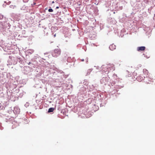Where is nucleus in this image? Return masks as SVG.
I'll use <instances>...</instances> for the list:
<instances>
[{
  "label": "nucleus",
  "instance_id": "nucleus-1",
  "mask_svg": "<svg viewBox=\"0 0 155 155\" xmlns=\"http://www.w3.org/2000/svg\"><path fill=\"white\" fill-rule=\"evenodd\" d=\"M101 68L102 70H103V71L105 72L106 74H107L108 73L110 70L112 69L113 71L114 70V68L113 65L111 66L107 65V66L103 65L101 67Z\"/></svg>",
  "mask_w": 155,
  "mask_h": 155
},
{
  "label": "nucleus",
  "instance_id": "nucleus-2",
  "mask_svg": "<svg viewBox=\"0 0 155 155\" xmlns=\"http://www.w3.org/2000/svg\"><path fill=\"white\" fill-rule=\"evenodd\" d=\"M61 52V50L60 49H55L52 52V55L53 57L57 58L60 55Z\"/></svg>",
  "mask_w": 155,
  "mask_h": 155
},
{
  "label": "nucleus",
  "instance_id": "nucleus-3",
  "mask_svg": "<svg viewBox=\"0 0 155 155\" xmlns=\"http://www.w3.org/2000/svg\"><path fill=\"white\" fill-rule=\"evenodd\" d=\"M109 78L108 77H103L100 80L101 83L103 85L108 84L109 82Z\"/></svg>",
  "mask_w": 155,
  "mask_h": 155
},
{
  "label": "nucleus",
  "instance_id": "nucleus-4",
  "mask_svg": "<svg viewBox=\"0 0 155 155\" xmlns=\"http://www.w3.org/2000/svg\"><path fill=\"white\" fill-rule=\"evenodd\" d=\"M13 112L15 114H19L20 112V110L19 108L17 107H14Z\"/></svg>",
  "mask_w": 155,
  "mask_h": 155
},
{
  "label": "nucleus",
  "instance_id": "nucleus-5",
  "mask_svg": "<svg viewBox=\"0 0 155 155\" xmlns=\"http://www.w3.org/2000/svg\"><path fill=\"white\" fill-rule=\"evenodd\" d=\"M145 47L144 46L139 47L137 48V50L138 51H143L145 50Z\"/></svg>",
  "mask_w": 155,
  "mask_h": 155
},
{
  "label": "nucleus",
  "instance_id": "nucleus-6",
  "mask_svg": "<svg viewBox=\"0 0 155 155\" xmlns=\"http://www.w3.org/2000/svg\"><path fill=\"white\" fill-rule=\"evenodd\" d=\"M109 48L112 51V50H114L115 49L116 46L114 44H113L111 45H110V46Z\"/></svg>",
  "mask_w": 155,
  "mask_h": 155
},
{
  "label": "nucleus",
  "instance_id": "nucleus-7",
  "mask_svg": "<svg viewBox=\"0 0 155 155\" xmlns=\"http://www.w3.org/2000/svg\"><path fill=\"white\" fill-rule=\"evenodd\" d=\"M143 72L144 74H146V77H147L148 76L147 75L148 74V71L147 69H144L143 70Z\"/></svg>",
  "mask_w": 155,
  "mask_h": 155
},
{
  "label": "nucleus",
  "instance_id": "nucleus-8",
  "mask_svg": "<svg viewBox=\"0 0 155 155\" xmlns=\"http://www.w3.org/2000/svg\"><path fill=\"white\" fill-rule=\"evenodd\" d=\"M28 7L26 6L25 5H23L21 8V10H25L27 9Z\"/></svg>",
  "mask_w": 155,
  "mask_h": 155
},
{
  "label": "nucleus",
  "instance_id": "nucleus-9",
  "mask_svg": "<svg viewBox=\"0 0 155 155\" xmlns=\"http://www.w3.org/2000/svg\"><path fill=\"white\" fill-rule=\"evenodd\" d=\"M92 69H90L88 70L87 71L86 75H88L90 74V72L92 71Z\"/></svg>",
  "mask_w": 155,
  "mask_h": 155
},
{
  "label": "nucleus",
  "instance_id": "nucleus-10",
  "mask_svg": "<svg viewBox=\"0 0 155 155\" xmlns=\"http://www.w3.org/2000/svg\"><path fill=\"white\" fill-rule=\"evenodd\" d=\"M54 108L52 107L49 108L48 111V112L50 113L52 112L54 110Z\"/></svg>",
  "mask_w": 155,
  "mask_h": 155
},
{
  "label": "nucleus",
  "instance_id": "nucleus-11",
  "mask_svg": "<svg viewBox=\"0 0 155 155\" xmlns=\"http://www.w3.org/2000/svg\"><path fill=\"white\" fill-rule=\"evenodd\" d=\"M34 52V50L33 49H30L28 51V53L31 54H32Z\"/></svg>",
  "mask_w": 155,
  "mask_h": 155
},
{
  "label": "nucleus",
  "instance_id": "nucleus-12",
  "mask_svg": "<svg viewBox=\"0 0 155 155\" xmlns=\"http://www.w3.org/2000/svg\"><path fill=\"white\" fill-rule=\"evenodd\" d=\"M48 11L49 12H53V10L52 9V8H49L48 9Z\"/></svg>",
  "mask_w": 155,
  "mask_h": 155
},
{
  "label": "nucleus",
  "instance_id": "nucleus-13",
  "mask_svg": "<svg viewBox=\"0 0 155 155\" xmlns=\"http://www.w3.org/2000/svg\"><path fill=\"white\" fill-rule=\"evenodd\" d=\"M23 0V2H27L28 1V0Z\"/></svg>",
  "mask_w": 155,
  "mask_h": 155
},
{
  "label": "nucleus",
  "instance_id": "nucleus-14",
  "mask_svg": "<svg viewBox=\"0 0 155 155\" xmlns=\"http://www.w3.org/2000/svg\"><path fill=\"white\" fill-rule=\"evenodd\" d=\"M86 61L87 62L88 61V58H86Z\"/></svg>",
  "mask_w": 155,
  "mask_h": 155
},
{
  "label": "nucleus",
  "instance_id": "nucleus-15",
  "mask_svg": "<svg viewBox=\"0 0 155 155\" xmlns=\"http://www.w3.org/2000/svg\"><path fill=\"white\" fill-rule=\"evenodd\" d=\"M81 61H84V59H81Z\"/></svg>",
  "mask_w": 155,
  "mask_h": 155
},
{
  "label": "nucleus",
  "instance_id": "nucleus-16",
  "mask_svg": "<svg viewBox=\"0 0 155 155\" xmlns=\"http://www.w3.org/2000/svg\"><path fill=\"white\" fill-rule=\"evenodd\" d=\"M31 62H29V63H28V65H30V64H31Z\"/></svg>",
  "mask_w": 155,
  "mask_h": 155
},
{
  "label": "nucleus",
  "instance_id": "nucleus-17",
  "mask_svg": "<svg viewBox=\"0 0 155 155\" xmlns=\"http://www.w3.org/2000/svg\"><path fill=\"white\" fill-rule=\"evenodd\" d=\"M59 8V7L58 6H57L56 7V9H58Z\"/></svg>",
  "mask_w": 155,
  "mask_h": 155
},
{
  "label": "nucleus",
  "instance_id": "nucleus-18",
  "mask_svg": "<svg viewBox=\"0 0 155 155\" xmlns=\"http://www.w3.org/2000/svg\"><path fill=\"white\" fill-rule=\"evenodd\" d=\"M3 18V17L2 16L1 17H0V18Z\"/></svg>",
  "mask_w": 155,
  "mask_h": 155
},
{
  "label": "nucleus",
  "instance_id": "nucleus-19",
  "mask_svg": "<svg viewBox=\"0 0 155 155\" xmlns=\"http://www.w3.org/2000/svg\"><path fill=\"white\" fill-rule=\"evenodd\" d=\"M52 3L53 4L54 3V1H53L52 2Z\"/></svg>",
  "mask_w": 155,
  "mask_h": 155
},
{
  "label": "nucleus",
  "instance_id": "nucleus-20",
  "mask_svg": "<svg viewBox=\"0 0 155 155\" xmlns=\"http://www.w3.org/2000/svg\"><path fill=\"white\" fill-rule=\"evenodd\" d=\"M54 37H55V36H56V34H55V35H54Z\"/></svg>",
  "mask_w": 155,
  "mask_h": 155
}]
</instances>
